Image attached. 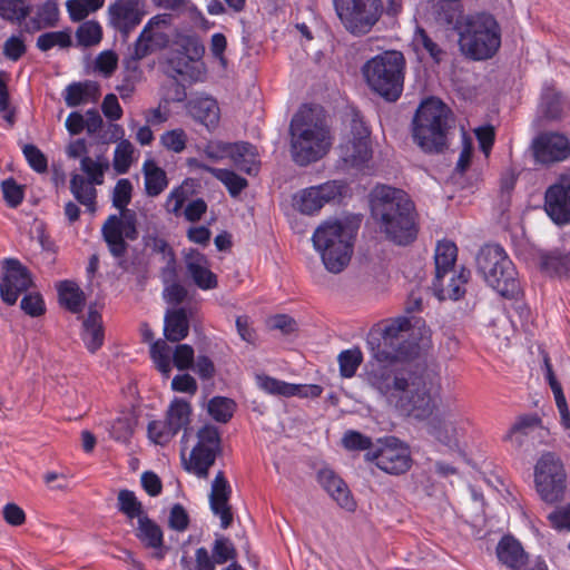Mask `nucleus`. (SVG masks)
<instances>
[{
  "mask_svg": "<svg viewBox=\"0 0 570 570\" xmlns=\"http://www.w3.org/2000/svg\"><path fill=\"white\" fill-rule=\"evenodd\" d=\"M150 356L157 370L168 377L171 372L170 347L168 344L163 340L153 342L150 345Z\"/></svg>",
  "mask_w": 570,
  "mask_h": 570,
  "instance_id": "09e8293b",
  "label": "nucleus"
},
{
  "mask_svg": "<svg viewBox=\"0 0 570 570\" xmlns=\"http://www.w3.org/2000/svg\"><path fill=\"white\" fill-rule=\"evenodd\" d=\"M541 110L549 119H558L562 112L561 97L553 89L547 88L541 99Z\"/></svg>",
  "mask_w": 570,
  "mask_h": 570,
  "instance_id": "6e6d98bb",
  "label": "nucleus"
},
{
  "mask_svg": "<svg viewBox=\"0 0 570 570\" xmlns=\"http://www.w3.org/2000/svg\"><path fill=\"white\" fill-rule=\"evenodd\" d=\"M173 362L180 371L190 368L194 363V348L188 344L177 345L173 354Z\"/></svg>",
  "mask_w": 570,
  "mask_h": 570,
  "instance_id": "774afa93",
  "label": "nucleus"
},
{
  "mask_svg": "<svg viewBox=\"0 0 570 570\" xmlns=\"http://www.w3.org/2000/svg\"><path fill=\"white\" fill-rule=\"evenodd\" d=\"M232 488L224 475L219 471L212 482L209 493V505L212 512L220 519V527L227 529L233 523V512L229 504Z\"/></svg>",
  "mask_w": 570,
  "mask_h": 570,
  "instance_id": "aec40b11",
  "label": "nucleus"
},
{
  "mask_svg": "<svg viewBox=\"0 0 570 570\" xmlns=\"http://www.w3.org/2000/svg\"><path fill=\"white\" fill-rule=\"evenodd\" d=\"M81 338L90 353L97 352L104 344L102 317L94 306H89L88 315L82 322Z\"/></svg>",
  "mask_w": 570,
  "mask_h": 570,
  "instance_id": "cd10ccee",
  "label": "nucleus"
},
{
  "mask_svg": "<svg viewBox=\"0 0 570 570\" xmlns=\"http://www.w3.org/2000/svg\"><path fill=\"white\" fill-rule=\"evenodd\" d=\"M451 110L441 100L430 98L423 101L413 119V139L426 153L441 151L446 145L451 128Z\"/></svg>",
  "mask_w": 570,
  "mask_h": 570,
  "instance_id": "423d86ee",
  "label": "nucleus"
},
{
  "mask_svg": "<svg viewBox=\"0 0 570 570\" xmlns=\"http://www.w3.org/2000/svg\"><path fill=\"white\" fill-rule=\"evenodd\" d=\"M461 51L473 60L492 58L501 46V29L489 13L462 16L456 20Z\"/></svg>",
  "mask_w": 570,
  "mask_h": 570,
  "instance_id": "39448f33",
  "label": "nucleus"
},
{
  "mask_svg": "<svg viewBox=\"0 0 570 570\" xmlns=\"http://www.w3.org/2000/svg\"><path fill=\"white\" fill-rule=\"evenodd\" d=\"M541 267L547 273L563 275L570 273V253L564 254L559 249L547 252L540 256Z\"/></svg>",
  "mask_w": 570,
  "mask_h": 570,
  "instance_id": "ea45409f",
  "label": "nucleus"
},
{
  "mask_svg": "<svg viewBox=\"0 0 570 570\" xmlns=\"http://www.w3.org/2000/svg\"><path fill=\"white\" fill-rule=\"evenodd\" d=\"M136 537L145 548L154 551L155 559L163 560L167 554L168 548L164 544V532L147 514L140 515Z\"/></svg>",
  "mask_w": 570,
  "mask_h": 570,
  "instance_id": "393cba45",
  "label": "nucleus"
},
{
  "mask_svg": "<svg viewBox=\"0 0 570 570\" xmlns=\"http://www.w3.org/2000/svg\"><path fill=\"white\" fill-rule=\"evenodd\" d=\"M145 14L144 0H116L108 8L109 24L124 37L140 24Z\"/></svg>",
  "mask_w": 570,
  "mask_h": 570,
  "instance_id": "dca6fc26",
  "label": "nucleus"
},
{
  "mask_svg": "<svg viewBox=\"0 0 570 570\" xmlns=\"http://www.w3.org/2000/svg\"><path fill=\"white\" fill-rule=\"evenodd\" d=\"M191 406L189 402L176 397L169 404L166 412V420L169 425L176 431L186 430L190 423Z\"/></svg>",
  "mask_w": 570,
  "mask_h": 570,
  "instance_id": "c9c22d12",
  "label": "nucleus"
},
{
  "mask_svg": "<svg viewBox=\"0 0 570 570\" xmlns=\"http://www.w3.org/2000/svg\"><path fill=\"white\" fill-rule=\"evenodd\" d=\"M59 8L55 0H46L37 8L35 17L29 21L30 32L53 28L59 21Z\"/></svg>",
  "mask_w": 570,
  "mask_h": 570,
  "instance_id": "473e14b6",
  "label": "nucleus"
},
{
  "mask_svg": "<svg viewBox=\"0 0 570 570\" xmlns=\"http://www.w3.org/2000/svg\"><path fill=\"white\" fill-rule=\"evenodd\" d=\"M355 236V228L340 219L324 220L314 230L313 246L330 273L338 274L348 266Z\"/></svg>",
  "mask_w": 570,
  "mask_h": 570,
  "instance_id": "20e7f679",
  "label": "nucleus"
},
{
  "mask_svg": "<svg viewBox=\"0 0 570 570\" xmlns=\"http://www.w3.org/2000/svg\"><path fill=\"white\" fill-rule=\"evenodd\" d=\"M132 185L129 179H119L112 191V205L119 210H129L127 205L131 200Z\"/></svg>",
  "mask_w": 570,
  "mask_h": 570,
  "instance_id": "13d9d810",
  "label": "nucleus"
},
{
  "mask_svg": "<svg viewBox=\"0 0 570 570\" xmlns=\"http://www.w3.org/2000/svg\"><path fill=\"white\" fill-rule=\"evenodd\" d=\"M324 204L318 197L317 188L314 186L299 191L293 197V207L302 214L312 215L317 213Z\"/></svg>",
  "mask_w": 570,
  "mask_h": 570,
  "instance_id": "a19ab883",
  "label": "nucleus"
},
{
  "mask_svg": "<svg viewBox=\"0 0 570 570\" xmlns=\"http://www.w3.org/2000/svg\"><path fill=\"white\" fill-rule=\"evenodd\" d=\"M544 208L554 223H570V181H560L547 189Z\"/></svg>",
  "mask_w": 570,
  "mask_h": 570,
  "instance_id": "6ab92c4d",
  "label": "nucleus"
},
{
  "mask_svg": "<svg viewBox=\"0 0 570 570\" xmlns=\"http://www.w3.org/2000/svg\"><path fill=\"white\" fill-rule=\"evenodd\" d=\"M342 445L348 451H362L370 449L372 441L368 436H365L357 431L350 430L344 433L342 438Z\"/></svg>",
  "mask_w": 570,
  "mask_h": 570,
  "instance_id": "69168bd1",
  "label": "nucleus"
},
{
  "mask_svg": "<svg viewBox=\"0 0 570 570\" xmlns=\"http://www.w3.org/2000/svg\"><path fill=\"white\" fill-rule=\"evenodd\" d=\"M105 0H68L66 7L72 21L83 20L90 12L102 8Z\"/></svg>",
  "mask_w": 570,
  "mask_h": 570,
  "instance_id": "de8ad7c7",
  "label": "nucleus"
},
{
  "mask_svg": "<svg viewBox=\"0 0 570 570\" xmlns=\"http://www.w3.org/2000/svg\"><path fill=\"white\" fill-rule=\"evenodd\" d=\"M31 12L24 0H0V18L9 22L21 23Z\"/></svg>",
  "mask_w": 570,
  "mask_h": 570,
  "instance_id": "79ce46f5",
  "label": "nucleus"
},
{
  "mask_svg": "<svg viewBox=\"0 0 570 570\" xmlns=\"http://www.w3.org/2000/svg\"><path fill=\"white\" fill-rule=\"evenodd\" d=\"M456 256L458 248L454 243L450 240L439 242L434 254L435 274L454 272Z\"/></svg>",
  "mask_w": 570,
  "mask_h": 570,
  "instance_id": "4c0bfd02",
  "label": "nucleus"
},
{
  "mask_svg": "<svg viewBox=\"0 0 570 570\" xmlns=\"http://www.w3.org/2000/svg\"><path fill=\"white\" fill-rule=\"evenodd\" d=\"M220 452L219 431L214 425H205L197 432V443L193 448L188 460L184 459V468L187 472L199 479H206L209 468L215 463Z\"/></svg>",
  "mask_w": 570,
  "mask_h": 570,
  "instance_id": "9b49d317",
  "label": "nucleus"
},
{
  "mask_svg": "<svg viewBox=\"0 0 570 570\" xmlns=\"http://www.w3.org/2000/svg\"><path fill=\"white\" fill-rule=\"evenodd\" d=\"M134 146L127 139H121L114 153L112 166L117 174H126L132 161Z\"/></svg>",
  "mask_w": 570,
  "mask_h": 570,
  "instance_id": "3c124183",
  "label": "nucleus"
},
{
  "mask_svg": "<svg viewBox=\"0 0 570 570\" xmlns=\"http://www.w3.org/2000/svg\"><path fill=\"white\" fill-rule=\"evenodd\" d=\"M207 410L215 421L226 423L233 416L235 402L228 397L215 396L208 402Z\"/></svg>",
  "mask_w": 570,
  "mask_h": 570,
  "instance_id": "8fccbe9b",
  "label": "nucleus"
},
{
  "mask_svg": "<svg viewBox=\"0 0 570 570\" xmlns=\"http://www.w3.org/2000/svg\"><path fill=\"white\" fill-rule=\"evenodd\" d=\"M147 430L149 439L159 445L169 443L178 433L169 425V422L166 419L165 421L149 422Z\"/></svg>",
  "mask_w": 570,
  "mask_h": 570,
  "instance_id": "864d4df0",
  "label": "nucleus"
},
{
  "mask_svg": "<svg viewBox=\"0 0 570 570\" xmlns=\"http://www.w3.org/2000/svg\"><path fill=\"white\" fill-rule=\"evenodd\" d=\"M180 564L183 570H216V562L205 547L196 549L195 566H190L185 557L181 558Z\"/></svg>",
  "mask_w": 570,
  "mask_h": 570,
  "instance_id": "052dcab7",
  "label": "nucleus"
},
{
  "mask_svg": "<svg viewBox=\"0 0 570 570\" xmlns=\"http://www.w3.org/2000/svg\"><path fill=\"white\" fill-rule=\"evenodd\" d=\"M59 302L71 313H79L85 306V295L80 287L71 281H61L57 285Z\"/></svg>",
  "mask_w": 570,
  "mask_h": 570,
  "instance_id": "f704fd0d",
  "label": "nucleus"
},
{
  "mask_svg": "<svg viewBox=\"0 0 570 570\" xmlns=\"http://www.w3.org/2000/svg\"><path fill=\"white\" fill-rule=\"evenodd\" d=\"M371 208L380 230L391 242L407 245L416 238L414 204L404 190L387 185L376 186L371 193Z\"/></svg>",
  "mask_w": 570,
  "mask_h": 570,
  "instance_id": "f03ea898",
  "label": "nucleus"
},
{
  "mask_svg": "<svg viewBox=\"0 0 570 570\" xmlns=\"http://www.w3.org/2000/svg\"><path fill=\"white\" fill-rule=\"evenodd\" d=\"M100 96L99 85L95 81L72 82L65 90V102L68 107H77L95 102Z\"/></svg>",
  "mask_w": 570,
  "mask_h": 570,
  "instance_id": "c85d7f7f",
  "label": "nucleus"
},
{
  "mask_svg": "<svg viewBox=\"0 0 570 570\" xmlns=\"http://www.w3.org/2000/svg\"><path fill=\"white\" fill-rule=\"evenodd\" d=\"M219 150L230 158L237 169L247 175H257L261 161L255 146L249 142L224 144Z\"/></svg>",
  "mask_w": 570,
  "mask_h": 570,
  "instance_id": "4be33fe9",
  "label": "nucleus"
},
{
  "mask_svg": "<svg viewBox=\"0 0 570 570\" xmlns=\"http://www.w3.org/2000/svg\"><path fill=\"white\" fill-rule=\"evenodd\" d=\"M188 114L207 129H214L219 122V107L217 101L208 96H199L187 104Z\"/></svg>",
  "mask_w": 570,
  "mask_h": 570,
  "instance_id": "bb28decb",
  "label": "nucleus"
},
{
  "mask_svg": "<svg viewBox=\"0 0 570 570\" xmlns=\"http://www.w3.org/2000/svg\"><path fill=\"white\" fill-rule=\"evenodd\" d=\"M212 552L216 564H224L227 561L234 560L237 556L233 542L226 537L215 539Z\"/></svg>",
  "mask_w": 570,
  "mask_h": 570,
  "instance_id": "4d7b16f0",
  "label": "nucleus"
},
{
  "mask_svg": "<svg viewBox=\"0 0 570 570\" xmlns=\"http://www.w3.org/2000/svg\"><path fill=\"white\" fill-rule=\"evenodd\" d=\"M160 144L167 150L179 154L186 148L187 135L180 128L171 129L160 136Z\"/></svg>",
  "mask_w": 570,
  "mask_h": 570,
  "instance_id": "bf43d9fd",
  "label": "nucleus"
},
{
  "mask_svg": "<svg viewBox=\"0 0 570 570\" xmlns=\"http://www.w3.org/2000/svg\"><path fill=\"white\" fill-rule=\"evenodd\" d=\"M2 264L4 273L0 281V296L6 304L14 305L19 295L31 287V274L16 258H6Z\"/></svg>",
  "mask_w": 570,
  "mask_h": 570,
  "instance_id": "2eb2a0df",
  "label": "nucleus"
},
{
  "mask_svg": "<svg viewBox=\"0 0 570 570\" xmlns=\"http://www.w3.org/2000/svg\"><path fill=\"white\" fill-rule=\"evenodd\" d=\"M532 147L535 159L542 164L562 161L570 155L569 139L558 132L540 135Z\"/></svg>",
  "mask_w": 570,
  "mask_h": 570,
  "instance_id": "a211bd4d",
  "label": "nucleus"
},
{
  "mask_svg": "<svg viewBox=\"0 0 570 570\" xmlns=\"http://www.w3.org/2000/svg\"><path fill=\"white\" fill-rule=\"evenodd\" d=\"M145 176V190L148 196L156 197L168 185L166 173L153 159H147L142 165Z\"/></svg>",
  "mask_w": 570,
  "mask_h": 570,
  "instance_id": "72a5a7b5",
  "label": "nucleus"
},
{
  "mask_svg": "<svg viewBox=\"0 0 570 570\" xmlns=\"http://www.w3.org/2000/svg\"><path fill=\"white\" fill-rule=\"evenodd\" d=\"M549 439V430L543 426L541 419L535 414L519 416L503 436V441L528 453L534 451L541 444H547Z\"/></svg>",
  "mask_w": 570,
  "mask_h": 570,
  "instance_id": "ddd939ff",
  "label": "nucleus"
},
{
  "mask_svg": "<svg viewBox=\"0 0 570 570\" xmlns=\"http://www.w3.org/2000/svg\"><path fill=\"white\" fill-rule=\"evenodd\" d=\"M110 215L104 223L101 233L109 252L115 257H122L128 248L126 239L136 240L138 237L137 215L134 210H119Z\"/></svg>",
  "mask_w": 570,
  "mask_h": 570,
  "instance_id": "f8f14e48",
  "label": "nucleus"
},
{
  "mask_svg": "<svg viewBox=\"0 0 570 570\" xmlns=\"http://www.w3.org/2000/svg\"><path fill=\"white\" fill-rule=\"evenodd\" d=\"M21 309L31 317H38L46 311L45 302L40 294H26L20 303Z\"/></svg>",
  "mask_w": 570,
  "mask_h": 570,
  "instance_id": "338daca9",
  "label": "nucleus"
},
{
  "mask_svg": "<svg viewBox=\"0 0 570 570\" xmlns=\"http://www.w3.org/2000/svg\"><path fill=\"white\" fill-rule=\"evenodd\" d=\"M499 561L510 570H529L528 557L519 541L503 537L497 546Z\"/></svg>",
  "mask_w": 570,
  "mask_h": 570,
  "instance_id": "a878e982",
  "label": "nucleus"
},
{
  "mask_svg": "<svg viewBox=\"0 0 570 570\" xmlns=\"http://www.w3.org/2000/svg\"><path fill=\"white\" fill-rule=\"evenodd\" d=\"M76 39L79 46H96L102 39V28L99 22L95 20L85 21L78 27L76 31Z\"/></svg>",
  "mask_w": 570,
  "mask_h": 570,
  "instance_id": "49530a36",
  "label": "nucleus"
},
{
  "mask_svg": "<svg viewBox=\"0 0 570 570\" xmlns=\"http://www.w3.org/2000/svg\"><path fill=\"white\" fill-rule=\"evenodd\" d=\"M109 160L104 155L96 158L83 156L80 159V170L85 174V178L98 186L105 181V173L109 169Z\"/></svg>",
  "mask_w": 570,
  "mask_h": 570,
  "instance_id": "e433bc0d",
  "label": "nucleus"
},
{
  "mask_svg": "<svg viewBox=\"0 0 570 570\" xmlns=\"http://www.w3.org/2000/svg\"><path fill=\"white\" fill-rule=\"evenodd\" d=\"M314 187L317 188L318 197L324 205L343 197L347 190L344 180H330Z\"/></svg>",
  "mask_w": 570,
  "mask_h": 570,
  "instance_id": "5fc2aeb1",
  "label": "nucleus"
},
{
  "mask_svg": "<svg viewBox=\"0 0 570 570\" xmlns=\"http://www.w3.org/2000/svg\"><path fill=\"white\" fill-rule=\"evenodd\" d=\"M336 14L353 36L368 33L383 13L382 0H333Z\"/></svg>",
  "mask_w": 570,
  "mask_h": 570,
  "instance_id": "1a4fd4ad",
  "label": "nucleus"
},
{
  "mask_svg": "<svg viewBox=\"0 0 570 570\" xmlns=\"http://www.w3.org/2000/svg\"><path fill=\"white\" fill-rule=\"evenodd\" d=\"M164 334L170 342H180L189 333V321L185 308L168 311L164 321Z\"/></svg>",
  "mask_w": 570,
  "mask_h": 570,
  "instance_id": "7c9ffc66",
  "label": "nucleus"
},
{
  "mask_svg": "<svg viewBox=\"0 0 570 570\" xmlns=\"http://www.w3.org/2000/svg\"><path fill=\"white\" fill-rule=\"evenodd\" d=\"M189 514L180 503H175L169 512L168 525L170 529L184 532L189 527Z\"/></svg>",
  "mask_w": 570,
  "mask_h": 570,
  "instance_id": "0e129e2a",
  "label": "nucleus"
},
{
  "mask_svg": "<svg viewBox=\"0 0 570 570\" xmlns=\"http://www.w3.org/2000/svg\"><path fill=\"white\" fill-rule=\"evenodd\" d=\"M71 45L72 40L69 30L45 32L36 41V47L42 52H47L55 47L66 49L71 47Z\"/></svg>",
  "mask_w": 570,
  "mask_h": 570,
  "instance_id": "37998d69",
  "label": "nucleus"
},
{
  "mask_svg": "<svg viewBox=\"0 0 570 570\" xmlns=\"http://www.w3.org/2000/svg\"><path fill=\"white\" fill-rule=\"evenodd\" d=\"M340 153L343 161L353 167L362 166L372 156L368 139L348 138L340 146Z\"/></svg>",
  "mask_w": 570,
  "mask_h": 570,
  "instance_id": "c756f323",
  "label": "nucleus"
},
{
  "mask_svg": "<svg viewBox=\"0 0 570 570\" xmlns=\"http://www.w3.org/2000/svg\"><path fill=\"white\" fill-rule=\"evenodd\" d=\"M205 170L209 171L227 188L232 197L238 196L247 186L248 183L245 178L229 169L213 168L209 166H202Z\"/></svg>",
  "mask_w": 570,
  "mask_h": 570,
  "instance_id": "58836bf2",
  "label": "nucleus"
},
{
  "mask_svg": "<svg viewBox=\"0 0 570 570\" xmlns=\"http://www.w3.org/2000/svg\"><path fill=\"white\" fill-rule=\"evenodd\" d=\"M321 487L330 497L346 511H354L356 503L346 483L330 468H323L317 473Z\"/></svg>",
  "mask_w": 570,
  "mask_h": 570,
  "instance_id": "b1692460",
  "label": "nucleus"
},
{
  "mask_svg": "<svg viewBox=\"0 0 570 570\" xmlns=\"http://www.w3.org/2000/svg\"><path fill=\"white\" fill-rule=\"evenodd\" d=\"M117 508L124 513L129 520L140 515H146L141 502L137 499L136 494L127 489L120 490L117 497Z\"/></svg>",
  "mask_w": 570,
  "mask_h": 570,
  "instance_id": "c03bdc74",
  "label": "nucleus"
},
{
  "mask_svg": "<svg viewBox=\"0 0 570 570\" xmlns=\"http://www.w3.org/2000/svg\"><path fill=\"white\" fill-rule=\"evenodd\" d=\"M534 483L540 498L549 504L563 499L566 472L560 459L551 452L541 455L534 466Z\"/></svg>",
  "mask_w": 570,
  "mask_h": 570,
  "instance_id": "9d476101",
  "label": "nucleus"
},
{
  "mask_svg": "<svg viewBox=\"0 0 570 570\" xmlns=\"http://www.w3.org/2000/svg\"><path fill=\"white\" fill-rule=\"evenodd\" d=\"M476 271L485 283L505 298H515L521 293L518 273L503 247L483 246L475 258Z\"/></svg>",
  "mask_w": 570,
  "mask_h": 570,
  "instance_id": "0eeeda50",
  "label": "nucleus"
},
{
  "mask_svg": "<svg viewBox=\"0 0 570 570\" xmlns=\"http://www.w3.org/2000/svg\"><path fill=\"white\" fill-rule=\"evenodd\" d=\"M135 419L125 414L112 421L109 428L110 436L118 442H127L134 433Z\"/></svg>",
  "mask_w": 570,
  "mask_h": 570,
  "instance_id": "603ef678",
  "label": "nucleus"
},
{
  "mask_svg": "<svg viewBox=\"0 0 570 570\" xmlns=\"http://www.w3.org/2000/svg\"><path fill=\"white\" fill-rule=\"evenodd\" d=\"M340 374L343 377L351 379L355 375L358 366L363 362V354L358 347L342 351L337 356Z\"/></svg>",
  "mask_w": 570,
  "mask_h": 570,
  "instance_id": "a18cd8bd",
  "label": "nucleus"
},
{
  "mask_svg": "<svg viewBox=\"0 0 570 570\" xmlns=\"http://www.w3.org/2000/svg\"><path fill=\"white\" fill-rule=\"evenodd\" d=\"M187 274L203 291L214 289L218 285L217 276L209 269L207 257L196 249H189L185 255Z\"/></svg>",
  "mask_w": 570,
  "mask_h": 570,
  "instance_id": "5701e85b",
  "label": "nucleus"
},
{
  "mask_svg": "<svg viewBox=\"0 0 570 570\" xmlns=\"http://www.w3.org/2000/svg\"><path fill=\"white\" fill-rule=\"evenodd\" d=\"M1 190L9 207L16 208L22 203L23 189L13 178L4 179L1 183Z\"/></svg>",
  "mask_w": 570,
  "mask_h": 570,
  "instance_id": "680f3d73",
  "label": "nucleus"
},
{
  "mask_svg": "<svg viewBox=\"0 0 570 570\" xmlns=\"http://www.w3.org/2000/svg\"><path fill=\"white\" fill-rule=\"evenodd\" d=\"M96 184L87 180L83 175L73 173L70 176V191L72 196L88 210H96Z\"/></svg>",
  "mask_w": 570,
  "mask_h": 570,
  "instance_id": "2f4dec72",
  "label": "nucleus"
},
{
  "mask_svg": "<svg viewBox=\"0 0 570 570\" xmlns=\"http://www.w3.org/2000/svg\"><path fill=\"white\" fill-rule=\"evenodd\" d=\"M471 273L468 268L461 267L456 273L435 274L432 291L440 301H458L465 294V284L470 279Z\"/></svg>",
  "mask_w": 570,
  "mask_h": 570,
  "instance_id": "412c9836",
  "label": "nucleus"
},
{
  "mask_svg": "<svg viewBox=\"0 0 570 570\" xmlns=\"http://www.w3.org/2000/svg\"><path fill=\"white\" fill-rule=\"evenodd\" d=\"M291 153L299 166L323 158L330 150L333 138L326 124L323 108L304 106L291 121Z\"/></svg>",
  "mask_w": 570,
  "mask_h": 570,
  "instance_id": "7ed1b4c3",
  "label": "nucleus"
},
{
  "mask_svg": "<svg viewBox=\"0 0 570 570\" xmlns=\"http://www.w3.org/2000/svg\"><path fill=\"white\" fill-rule=\"evenodd\" d=\"M462 417L452 411L435 414L428 423V433L438 442L449 448L458 445L462 428Z\"/></svg>",
  "mask_w": 570,
  "mask_h": 570,
  "instance_id": "f3484780",
  "label": "nucleus"
},
{
  "mask_svg": "<svg viewBox=\"0 0 570 570\" xmlns=\"http://www.w3.org/2000/svg\"><path fill=\"white\" fill-rule=\"evenodd\" d=\"M411 321L406 316L390 320L382 330V343L367 341L373 360L364 380L387 405L416 420L431 417L438 409L440 383L425 367L396 368L392 362L411 356L415 344H407Z\"/></svg>",
  "mask_w": 570,
  "mask_h": 570,
  "instance_id": "f257e3e1",
  "label": "nucleus"
},
{
  "mask_svg": "<svg viewBox=\"0 0 570 570\" xmlns=\"http://www.w3.org/2000/svg\"><path fill=\"white\" fill-rule=\"evenodd\" d=\"M379 443L376 450L365 454L366 460L375 461L376 466L389 474H403L411 468V453L403 442L391 436Z\"/></svg>",
  "mask_w": 570,
  "mask_h": 570,
  "instance_id": "4468645a",
  "label": "nucleus"
},
{
  "mask_svg": "<svg viewBox=\"0 0 570 570\" xmlns=\"http://www.w3.org/2000/svg\"><path fill=\"white\" fill-rule=\"evenodd\" d=\"M22 153L29 166L37 173H45L48 168V160L45 154L35 145L27 144L23 146Z\"/></svg>",
  "mask_w": 570,
  "mask_h": 570,
  "instance_id": "e2e57ef3",
  "label": "nucleus"
},
{
  "mask_svg": "<svg viewBox=\"0 0 570 570\" xmlns=\"http://www.w3.org/2000/svg\"><path fill=\"white\" fill-rule=\"evenodd\" d=\"M405 59L400 51H385L365 62L362 68L368 87L389 101L403 91Z\"/></svg>",
  "mask_w": 570,
  "mask_h": 570,
  "instance_id": "6e6552de",
  "label": "nucleus"
}]
</instances>
